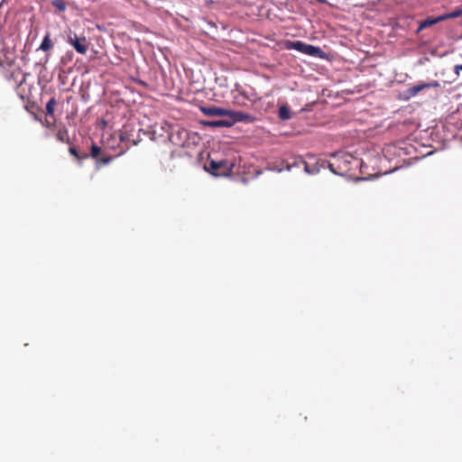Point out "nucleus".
I'll use <instances>...</instances> for the list:
<instances>
[{"mask_svg":"<svg viewBox=\"0 0 462 462\" xmlns=\"http://www.w3.org/2000/svg\"><path fill=\"white\" fill-rule=\"evenodd\" d=\"M443 22V18L441 15L437 17H428L427 19L421 21L420 23V25L417 29V32H420V31L429 28L434 24H437L438 23Z\"/></svg>","mask_w":462,"mask_h":462,"instance_id":"nucleus-8","label":"nucleus"},{"mask_svg":"<svg viewBox=\"0 0 462 462\" xmlns=\"http://www.w3.org/2000/svg\"><path fill=\"white\" fill-rule=\"evenodd\" d=\"M459 70H462V65H456V66H455V72H456L457 74H458V73H459Z\"/></svg>","mask_w":462,"mask_h":462,"instance_id":"nucleus-18","label":"nucleus"},{"mask_svg":"<svg viewBox=\"0 0 462 462\" xmlns=\"http://www.w3.org/2000/svg\"><path fill=\"white\" fill-rule=\"evenodd\" d=\"M439 86H440V84L438 81H432V82H430V83L419 84V85L411 87L409 89V92H410V94L411 96H415V95H417L419 92H420L424 88H439Z\"/></svg>","mask_w":462,"mask_h":462,"instance_id":"nucleus-9","label":"nucleus"},{"mask_svg":"<svg viewBox=\"0 0 462 462\" xmlns=\"http://www.w3.org/2000/svg\"><path fill=\"white\" fill-rule=\"evenodd\" d=\"M57 105V102H56V99L55 97H51L46 104V114L48 116H53L54 115V110H55V106Z\"/></svg>","mask_w":462,"mask_h":462,"instance_id":"nucleus-14","label":"nucleus"},{"mask_svg":"<svg viewBox=\"0 0 462 462\" xmlns=\"http://www.w3.org/2000/svg\"><path fill=\"white\" fill-rule=\"evenodd\" d=\"M52 48H53V42L50 37V33H47L44 36L39 49L43 51H48L51 50Z\"/></svg>","mask_w":462,"mask_h":462,"instance_id":"nucleus-12","label":"nucleus"},{"mask_svg":"<svg viewBox=\"0 0 462 462\" xmlns=\"http://www.w3.org/2000/svg\"><path fill=\"white\" fill-rule=\"evenodd\" d=\"M319 4H328V0H316Z\"/></svg>","mask_w":462,"mask_h":462,"instance_id":"nucleus-19","label":"nucleus"},{"mask_svg":"<svg viewBox=\"0 0 462 462\" xmlns=\"http://www.w3.org/2000/svg\"><path fill=\"white\" fill-rule=\"evenodd\" d=\"M202 124L206 126L210 127H230L228 117H226V119L204 121L202 122Z\"/></svg>","mask_w":462,"mask_h":462,"instance_id":"nucleus-10","label":"nucleus"},{"mask_svg":"<svg viewBox=\"0 0 462 462\" xmlns=\"http://www.w3.org/2000/svg\"><path fill=\"white\" fill-rule=\"evenodd\" d=\"M291 49H294L300 52H302L304 54L310 55V56H319V54L322 52L321 50L319 47H315L310 44H307L305 42H302L300 41L291 42Z\"/></svg>","mask_w":462,"mask_h":462,"instance_id":"nucleus-3","label":"nucleus"},{"mask_svg":"<svg viewBox=\"0 0 462 462\" xmlns=\"http://www.w3.org/2000/svg\"><path fill=\"white\" fill-rule=\"evenodd\" d=\"M51 4L60 12L66 10V3L64 0H52Z\"/></svg>","mask_w":462,"mask_h":462,"instance_id":"nucleus-17","label":"nucleus"},{"mask_svg":"<svg viewBox=\"0 0 462 462\" xmlns=\"http://www.w3.org/2000/svg\"><path fill=\"white\" fill-rule=\"evenodd\" d=\"M0 66H4L3 62L0 60Z\"/></svg>","mask_w":462,"mask_h":462,"instance_id":"nucleus-21","label":"nucleus"},{"mask_svg":"<svg viewBox=\"0 0 462 462\" xmlns=\"http://www.w3.org/2000/svg\"><path fill=\"white\" fill-rule=\"evenodd\" d=\"M119 140L121 143H126L125 149H128L130 145H137L141 141V139L134 140L130 138L127 126H124V128L120 131Z\"/></svg>","mask_w":462,"mask_h":462,"instance_id":"nucleus-7","label":"nucleus"},{"mask_svg":"<svg viewBox=\"0 0 462 462\" xmlns=\"http://www.w3.org/2000/svg\"><path fill=\"white\" fill-rule=\"evenodd\" d=\"M69 153H70L72 156H74L78 161H82V160H85V159H87V158L88 157V154H87V153H84V154L80 155V154L79 153L78 150H77L75 147H73V146H70V147L69 148Z\"/></svg>","mask_w":462,"mask_h":462,"instance_id":"nucleus-16","label":"nucleus"},{"mask_svg":"<svg viewBox=\"0 0 462 462\" xmlns=\"http://www.w3.org/2000/svg\"><path fill=\"white\" fill-rule=\"evenodd\" d=\"M69 43L78 53L85 55L88 50L89 42L85 36H79L76 32L69 31L67 37Z\"/></svg>","mask_w":462,"mask_h":462,"instance_id":"nucleus-1","label":"nucleus"},{"mask_svg":"<svg viewBox=\"0 0 462 462\" xmlns=\"http://www.w3.org/2000/svg\"><path fill=\"white\" fill-rule=\"evenodd\" d=\"M462 16V8H458L455 10L454 12L442 14L441 17L443 18V21H446L448 19L457 18Z\"/></svg>","mask_w":462,"mask_h":462,"instance_id":"nucleus-15","label":"nucleus"},{"mask_svg":"<svg viewBox=\"0 0 462 462\" xmlns=\"http://www.w3.org/2000/svg\"><path fill=\"white\" fill-rule=\"evenodd\" d=\"M56 138L60 143H70L69 132L65 126H62L60 129H58L56 133Z\"/></svg>","mask_w":462,"mask_h":462,"instance_id":"nucleus-11","label":"nucleus"},{"mask_svg":"<svg viewBox=\"0 0 462 462\" xmlns=\"http://www.w3.org/2000/svg\"><path fill=\"white\" fill-rule=\"evenodd\" d=\"M90 156L96 160L97 163L107 164L112 161V157L101 154V149L97 144H92Z\"/></svg>","mask_w":462,"mask_h":462,"instance_id":"nucleus-6","label":"nucleus"},{"mask_svg":"<svg viewBox=\"0 0 462 462\" xmlns=\"http://www.w3.org/2000/svg\"><path fill=\"white\" fill-rule=\"evenodd\" d=\"M226 117H228L230 126L238 122L253 123L255 119L252 115L232 110H229V114L226 115Z\"/></svg>","mask_w":462,"mask_h":462,"instance_id":"nucleus-4","label":"nucleus"},{"mask_svg":"<svg viewBox=\"0 0 462 462\" xmlns=\"http://www.w3.org/2000/svg\"><path fill=\"white\" fill-rule=\"evenodd\" d=\"M278 115L282 120H289L291 117L290 108L287 106H280Z\"/></svg>","mask_w":462,"mask_h":462,"instance_id":"nucleus-13","label":"nucleus"},{"mask_svg":"<svg viewBox=\"0 0 462 462\" xmlns=\"http://www.w3.org/2000/svg\"><path fill=\"white\" fill-rule=\"evenodd\" d=\"M199 109L204 115L208 116H226V115L229 114L228 109L216 106H200Z\"/></svg>","mask_w":462,"mask_h":462,"instance_id":"nucleus-5","label":"nucleus"},{"mask_svg":"<svg viewBox=\"0 0 462 462\" xmlns=\"http://www.w3.org/2000/svg\"><path fill=\"white\" fill-rule=\"evenodd\" d=\"M234 164L226 160L219 162L210 161L208 162V171L216 176L229 175L233 170Z\"/></svg>","mask_w":462,"mask_h":462,"instance_id":"nucleus-2","label":"nucleus"},{"mask_svg":"<svg viewBox=\"0 0 462 462\" xmlns=\"http://www.w3.org/2000/svg\"><path fill=\"white\" fill-rule=\"evenodd\" d=\"M329 169L331 170V171L336 173V171L333 169V164L332 163H329Z\"/></svg>","mask_w":462,"mask_h":462,"instance_id":"nucleus-20","label":"nucleus"}]
</instances>
